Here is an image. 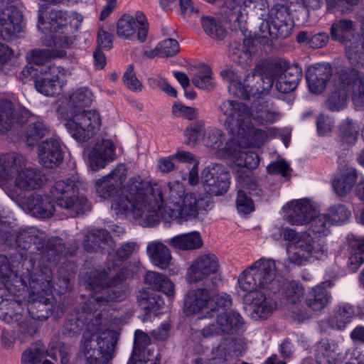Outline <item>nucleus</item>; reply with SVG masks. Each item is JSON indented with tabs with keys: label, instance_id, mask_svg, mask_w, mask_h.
Masks as SVG:
<instances>
[{
	"label": "nucleus",
	"instance_id": "1",
	"mask_svg": "<svg viewBox=\"0 0 364 364\" xmlns=\"http://www.w3.org/2000/svg\"><path fill=\"white\" fill-rule=\"evenodd\" d=\"M185 196V188L180 183L162 186L136 176L127 181L122 193L113 200L112 208L117 215L132 213L141 225L152 227L161 218L171 220V211L178 208Z\"/></svg>",
	"mask_w": 364,
	"mask_h": 364
},
{
	"label": "nucleus",
	"instance_id": "2",
	"mask_svg": "<svg viewBox=\"0 0 364 364\" xmlns=\"http://www.w3.org/2000/svg\"><path fill=\"white\" fill-rule=\"evenodd\" d=\"M69 102L70 117L65 123V127L77 141L86 142L97 134L101 127L99 112L85 109L92 102V93L87 89H78L70 96Z\"/></svg>",
	"mask_w": 364,
	"mask_h": 364
},
{
	"label": "nucleus",
	"instance_id": "3",
	"mask_svg": "<svg viewBox=\"0 0 364 364\" xmlns=\"http://www.w3.org/2000/svg\"><path fill=\"white\" fill-rule=\"evenodd\" d=\"M14 262H18L16 265V273L14 274L11 271L9 275L10 278L6 277V287L10 290H14L16 294L21 289L27 287L28 282L30 294H44L50 291L51 287V269L48 267H43L41 270H34V262L28 258L26 252H18L14 256Z\"/></svg>",
	"mask_w": 364,
	"mask_h": 364
},
{
	"label": "nucleus",
	"instance_id": "4",
	"mask_svg": "<svg viewBox=\"0 0 364 364\" xmlns=\"http://www.w3.org/2000/svg\"><path fill=\"white\" fill-rule=\"evenodd\" d=\"M114 331L102 333L84 332L79 346V355H82L88 364H107L114 356L117 343Z\"/></svg>",
	"mask_w": 364,
	"mask_h": 364
},
{
	"label": "nucleus",
	"instance_id": "5",
	"mask_svg": "<svg viewBox=\"0 0 364 364\" xmlns=\"http://www.w3.org/2000/svg\"><path fill=\"white\" fill-rule=\"evenodd\" d=\"M50 193L57 206L65 210V214L70 217L83 214L89 209L87 200L78 196V187L70 178L55 181Z\"/></svg>",
	"mask_w": 364,
	"mask_h": 364
},
{
	"label": "nucleus",
	"instance_id": "6",
	"mask_svg": "<svg viewBox=\"0 0 364 364\" xmlns=\"http://www.w3.org/2000/svg\"><path fill=\"white\" fill-rule=\"evenodd\" d=\"M276 274L277 267L273 259H259L241 273L238 284L243 291L255 292L258 288H267L274 282Z\"/></svg>",
	"mask_w": 364,
	"mask_h": 364
},
{
	"label": "nucleus",
	"instance_id": "7",
	"mask_svg": "<svg viewBox=\"0 0 364 364\" xmlns=\"http://www.w3.org/2000/svg\"><path fill=\"white\" fill-rule=\"evenodd\" d=\"M220 113L225 117V126L232 135L244 136L249 132L252 109L244 102L227 100L219 105Z\"/></svg>",
	"mask_w": 364,
	"mask_h": 364
},
{
	"label": "nucleus",
	"instance_id": "8",
	"mask_svg": "<svg viewBox=\"0 0 364 364\" xmlns=\"http://www.w3.org/2000/svg\"><path fill=\"white\" fill-rule=\"evenodd\" d=\"M292 28V21L286 7L272 9L269 19L263 20L259 25V42L269 44V37L272 39L286 38L291 35Z\"/></svg>",
	"mask_w": 364,
	"mask_h": 364
},
{
	"label": "nucleus",
	"instance_id": "9",
	"mask_svg": "<svg viewBox=\"0 0 364 364\" xmlns=\"http://www.w3.org/2000/svg\"><path fill=\"white\" fill-rule=\"evenodd\" d=\"M221 279L219 277H213L205 283L203 287L192 289L187 291L183 302V311L187 316L198 313H206L209 310L210 293L218 289Z\"/></svg>",
	"mask_w": 364,
	"mask_h": 364
},
{
	"label": "nucleus",
	"instance_id": "10",
	"mask_svg": "<svg viewBox=\"0 0 364 364\" xmlns=\"http://www.w3.org/2000/svg\"><path fill=\"white\" fill-rule=\"evenodd\" d=\"M272 87L270 78H265L255 69L254 73L248 74L242 82H235L228 86V91L236 97L248 100L250 97L259 98L267 95Z\"/></svg>",
	"mask_w": 364,
	"mask_h": 364
},
{
	"label": "nucleus",
	"instance_id": "11",
	"mask_svg": "<svg viewBox=\"0 0 364 364\" xmlns=\"http://www.w3.org/2000/svg\"><path fill=\"white\" fill-rule=\"evenodd\" d=\"M8 195L21 209L33 217L41 219L50 218L55 211L47 195L33 193L26 196L23 193L14 192H9Z\"/></svg>",
	"mask_w": 364,
	"mask_h": 364
},
{
	"label": "nucleus",
	"instance_id": "12",
	"mask_svg": "<svg viewBox=\"0 0 364 364\" xmlns=\"http://www.w3.org/2000/svg\"><path fill=\"white\" fill-rule=\"evenodd\" d=\"M219 259L213 253L196 257L188 268L186 279L189 284L207 283L213 277H218Z\"/></svg>",
	"mask_w": 364,
	"mask_h": 364
},
{
	"label": "nucleus",
	"instance_id": "13",
	"mask_svg": "<svg viewBox=\"0 0 364 364\" xmlns=\"http://www.w3.org/2000/svg\"><path fill=\"white\" fill-rule=\"evenodd\" d=\"M215 316V322L208 324L200 331L203 337L233 334L242 326V317L234 311H221Z\"/></svg>",
	"mask_w": 364,
	"mask_h": 364
},
{
	"label": "nucleus",
	"instance_id": "14",
	"mask_svg": "<svg viewBox=\"0 0 364 364\" xmlns=\"http://www.w3.org/2000/svg\"><path fill=\"white\" fill-rule=\"evenodd\" d=\"M201 182L206 193L220 196L229 188V173L220 164H213L205 168L201 173Z\"/></svg>",
	"mask_w": 364,
	"mask_h": 364
},
{
	"label": "nucleus",
	"instance_id": "15",
	"mask_svg": "<svg viewBox=\"0 0 364 364\" xmlns=\"http://www.w3.org/2000/svg\"><path fill=\"white\" fill-rule=\"evenodd\" d=\"M137 29L136 38L143 43L148 35L149 23L147 19L141 11H137L133 17L129 14H124L117 21V33L118 36L132 39Z\"/></svg>",
	"mask_w": 364,
	"mask_h": 364
},
{
	"label": "nucleus",
	"instance_id": "16",
	"mask_svg": "<svg viewBox=\"0 0 364 364\" xmlns=\"http://www.w3.org/2000/svg\"><path fill=\"white\" fill-rule=\"evenodd\" d=\"M21 12L15 6H9L0 12V38L12 41L18 38L21 31Z\"/></svg>",
	"mask_w": 364,
	"mask_h": 364
},
{
	"label": "nucleus",
	"instance_id": "17",
	"mask_svg": "<svg viewBox=\"0 0 364 364\" xmlns=\"http://www.w3.org/2000/svg\"><path fill=\"white\" fill-rule=\"evenodd\" d=\"M63 75L59 68L56 66L41 68L40 73L35 77V87L46 96L58 95L63 86Z\"/></svg>",
	"mask_w": 364,
	"mask_h": 364
},
{
	"label": "nucleus",
	"instance_id": "18",
	"mask_svg": "<svg viewBox=\"0 0 364 364\" xmlns=\"http://www.w3.org/2000/svg\"><path fill=\"white\" fill-rule=\"evenodd\" d=\"M39 163L46 168H53L63 160V151L60 140L56 137L41 141L37 148Z\"/></svg>",
	"mask_w": 364,
	"mask_h": 364
},
{
	"label": "nucleus",
	"instance_id": "19",
	"mask_svg": "<svg viewBox=\"0 0 364 364\" xmlns=\"http://www.w3.org/2000/svg\"><path fill=\"white\" fill-rule=\"evenodd\" d=\"M115 146L111 139L97 138L89 154V165L92 171L105 168L116 159Z\"/></svg>",
	"mask_w": 364,
	"mask_h": 364
},
{
	"label": "nucleus",
	"instance_id": "20",
	"mask_svg": "<svg viewBox=\"0 0 364 364\" xmlns=\"http://www.w3.org/2000/svg\"><path fill=\"white\" fill-rule=\"evenodd\" d=\"M11 237L6 240L9 245H11L12 242L15 241L17 247L29 250L31 253L43 250L46 244L45 233L34 227L21 230Z\"/></svg>",
	"mask_w": 364,
	"mask_h": 364
},
{
	"label": "nucleus",
	"instance_id": "21",
	"mask_svg": "<svg viewBox=\"0 0 364 364\" xmlns=\"http://www.w3.org/2000/svg\"><path fill=\"white\" fill-rule=\"evenodd\" d=\"M338 73L355 107L364 106V73L356 70H341Z\"/></svg>",
	"mask_w": 364,
	"mask_h": 364
},
{
	"label": "nucleus",
	"instance_id": "22",
	"mask_svg": "<svg viewBox=\"0 0 364 364\" xmlns=\"http://www.w3.org/2000/svg\"><path fill=\"white\" fill-rule=\"evenodd\" d=\"M27 161L15 173L14 186L21 191H34L42 186L46 180L44 174L38 168L26 167Z\"/></svg>",
	"mask_w": 364,
	"mask_h": 364
},
{
	"label": "nucleus",
	"instance_id": "23",
	"mask_svg": "<svg viewBox=\"0 0 364 364\" xmlns=\"http://www.w3.org/2000/svg\"><path fill=\"white\" fill-rule=\"evenodd\" d=\"M333 69L328 63H317L310 66L306 73L308 87L311 92L321 93L332 76Z\"/></svg>",
	"mask_w": 364,
	"mask_h": 364
},
{
	"label": "nucleus",
	"instance_id": "24",
	"mask_svg": "<svg viewBox=\"0 0 364 364\" xmlns=\"http://www.w3.org/2000/svg\"><path fill=\"white\" fill-rule=\"evenodd\" d=\"M16 304V301L1 299L0 301V319L7 323L14 320L18 322L23 333L33 336L36 331L34 319L33 318H23L19 314H13L12 310Z\"/></svg>",
	"mask_w": 364,
	"mask_h": 364
},
{
	"label": "nucleus",
	"instance_id": "25",
	"mask_svg": "<svg viewBox=\"0 0 364 364\" xmlns=\"http://www.w3.org/2000/svg\"><path fill=\"white\" fill-rule=\"evenodd\" d=\"M208 200L197 198L193 193H188L184 196L178 208L171 211V220L178 218L187 220L189 218H196L200 210L208 206Z\"/></svg>",
	"mask_w": 364,
	"mask_h": 364
},
{
	"label": "nucleus",
	"instance_id": "26",
	"mask_svg": "<svg viewBox=\"0 0 364 364\" xmlns=\"http://www.w3.org/2000/svg\"><path fill=\"white\" fill-rule=\"evenodd\" d=\"M122 281V274L119 272L114 273L109 279L108 285L100 295L91 296L86 301L85 309L92 310L90 305L97 303L102 306L109 301H117L124 299L125 294L122 291L118 290L116 287Z\"/></svg>",
	"mask_w": 364,
	"mask_h": 364
},
{
	"label": "nucleus",
	"instance_id": "27",
	"mask_svg": "<svg viewBox=\"0 0 364 364\" xmlns=\"http://www.w3.org/2000/svg\"><path fill=\"white\" fill-rule=\"evenodd\" d=\"M289 208L286 220L292 225L308 224L316 215V208L306 199L291 202Z\"/></svg>",
	"mask_w": 364,
	"mask_h": 364
},
{
	"label": "nucleus",
	"instance_id": "28",
	"mask_svg": "<svg viewBox=\"0 0 364 364\" xmlns=\"http://www.w3.org/2000/svg\"><path fill=\"white\" fill-rule=\"evenodd\" d=\"M82 246L87 252H94L112 249L114 242L110 233L105 229H92L85 234Z\"/></svg>",
	"mask_w": 364,
	"mask_h": 364
},
{
	"label": "nucleus",
	"instance_id": "29",
	"mask_svg": "<svg viewBox=\"0 0 364 364\" xmlns=\"http://www.w3.org/2000/svg\"><path fill=\"white\" fill-rule=\"evenodd\" d=\"M245 302L252 305L254 318H267L276 308L275 301L262 291L250 292L245 296Z\"/></svg>",
	"mask_w": 364,
	"mask_h": 364
},
{
	"label": "nucleus",
	"instance_id": "30",
	"mask_svg": "<svg viewBox=\"0 0 364 364\" xmlns=\"http://www.w3.org/2000/svg\"><path fill=\"white\" fill-rule=\"evenodd\" d=\"M338 73H336L334 81L333 88L325 102V106L332 112H339L346 108L348 100L350 99L348 92Z\"/></svg>",
	"mask_w": 364,
	"mask_h": 364
},
{
	"label": "nucleus",
	"instance_id": "31",
	"mask_svg": "<svg viewBox=\"0 0 364 364\" xmlns=\"http://www.w3.org/2000/svg\"><path fill=\"white\" fill-rule=\"evenodd\" d=\"M357 23L349 18L336 19L331 25V38L346 45L357 36Z\"/></svg>",
	"mask_w": 364,
	"mask_h": 364
},
{
	"label": "nucleus",
	"instance_id": "32",
	"mask_svg": "<svg viewBox=\"0 0 364 364\" xmlns=\"http://www.w3.org/2000/svg\"><path fill=\"white\" fill-rule=\"evenodd\" d=\"M302 70L297 64L288 63L283 74L277 80L276 89L281 93L294 91L301 79Z\"/></svg>",
	"mask_w": 364,
	"mask_h": 364
},
{
	"label": "nucleus",
	"instance_id": "33",
	"mask_svg": "<svg viewBox=\"0 0 364 364\" xmlns=\"http://www.w3.org/2000/svg\"><path fill=\"white\" fill-rule=\"evenodd\" d=\"M343 169L339 176H334L332 186L338 196H344L350 192L358 179V173L355 168L348 166L343 161Z\"/></svg>",
	"mask_w": 364,
	"mask_h": 364
},
{
	"label": "nucleus",
	"instance_id": "34",
	"mask_svg": "<svg viewBox=\"0 0 364 364\" xmlns=\"http://www.w3.org/2000/svg\"><path fill=\"white\" fill-rule=\"evenodd\" d=\"M50 290L44 294L41 292L38 294L31 295V299L33 300L28 306V312L33 319L45 321L52 314V305L50 304Z\"/></svg>",
	"mask_w": 364,
	"mask_h": 364
},
{
	"label": "nucleus",
	"instance_id": "35",
	"mask_svg": "<svg viewBox=\"0 0 364 364\" xmlns=\"http://www.w3.org/2000/svg\"><path fill=\"white\" fill-rule=\"evenodd\" d=\"M243 0H225L220 8V14L235 27H242L246 21V14L242 7Z\"/></svg>",
	"mask_w": 364,
	"mask_h": 364
},
{
	"label": "nucleus",
	"instance_id": "36",
	"mask_svg": "<svg viewBox=\"0 0 364 364\" xmlns=\"http://www.w3.org/2000/svg\"><path fill=\"white\" fill-rule=\"evenodd\" d=\"M86 302L83 305V315L86 317V321L85 322V331L90 333H102L105 331H112L108 328L107 321L102 318L101 313L95 314L92 313L93 311H97L101 306H99L97 303L90 305L92 308V310L85 309Z\"/></svg>",
	"mask_w": 364,
	"mask_h": 364
},
{
	"label": "nucleus",
	"instance_id": "37",
	"mask_svg": "<svg viewBox=\"0 0 364 364\" xmlns=\"http://www.w3.org/2000/svg\"><path fill=\"white\" fill-rule=\"evenodd\" d=\"M330 299V292L327 291L323 284H321L309 291L304 302L311 310L321 311L327 306Z\"/></svg>",
	"mask_w": 364,
	"mask_h": 364
},
{
	"label": "nucleus",
	"instance_id": "38",
	"mask_svg": "<svg viewBox=\"0 0 364 364\" xmlns=\"http://www.w3.org/2000/svg\"><path fill=\"white\" fill-rule=\"evenodd\" d=\"M24 164V156L18 153L0 156V181L11 178Z\"/></svg>",
	"mask_w": 364,
	"mask_h": 364
},
{
	"label": "nucleus",
	"instance_id": "39",
	"mask_svg": "<svg viewBox=\"0 0 364 364\" xmlns=\"http://www.w3.org/2000/svg\"><path fill=\"white\" fill-rule=\"evenodd\" d=\"M288 63L281 58L262 60L255 66V71L262 73L265 78H270L271 85H273L274 79L280 77Z\"/></svg>",
	"mask_w": 364,
	"mask_h": 364
},
{
	"label": "nucleus",
	"instance_id": "40",
	"mask_svg": "<svg viewBox=\"0 0 364 364\" xmlns=\"http://www.w3.org/2000/svg\"><path fill=\"white\" fill-rule=\"evenodd\" d=\"M108 270L109 273L105 269L92 270L87 273L84 282L85 288L95 291V295H100L113 277L111 275L112 269L108 268Z\"/></svg>",
	"mask_w": 364,
	"mask_h": 364
},
{
	"label": "nucleus",
	"instance_id": "41",
	"mask_svg": "<svg viewBox=\"0 0 364 364\" xmlns=\"http://www.w3.org/2000/svg\"><path fill=\"white\" fill-rule=\"evenodd\" d=\"M147 254L152 263L161 269L169 266L171 255L168 248L161 242H150L147 245Z\"/></svg>",
	"mask_w": 364,
	"mask_h": 364
},
{
	"label": "nucleus",
	"instance_id": "42",
	"mask_svg": "<svg viewBox=\"0 0 364 364\" xmlns=\"http://www.w3.org/2000/svg\"><path fill=\"white\" fill-rule=\"evenodd\" d=\"M295 247L296 250H299L308 257L316 258L321 257L327 250L323 244L319 241L314 240L306 232L300 233V237L297 240Z\"/></svg>",
	"mask_w": 364,
	"mask_h": 364
},
{
	"label": "nucleus",
	"instance_id": "43",
	"mask_svg": "<svg viewBox=\"0 0 364 364\" xmlns=\"http://www.w3.org/2000/svg\"><path fill=\"white\" fill-rule=\"evenodd\" d=\"M50 127L43 121L31 123L23 134V141L28 146L33 147L44 136L49 134Z\"/></svg>",
	"mask_w": 364,
	"mask_h": 364
},
{
	"label": "nucleus",
	"instance_id": "44",
	"mask_svg": "<svg viewBox=\"0 0 364 364\" xmlns=\"http://www.w3.org/2000/svg\"><path fill=\"white\" fill-rule=\"evenodd\" d=\"M65 244L61 238L52 237L48 240L46 239L45 246L40 251L48 262L55 264L65 255Z\"/></svg>",
	"mask_w": 364,
	"mask_h": 364
},
{
	"label": "nucleus",
	"instance_id": "45",
	"mask_svg": "<svg viewBox=\"0 0 364 364\" xmlns=\"http://www.w3.org/2000/svg\"><path fill=\"white\" fill-rule=\"evenodd\" d=\"M345 46L346 53L350 64L363 68L364 67V37L357 34L356 37L346 43Z\"/></svg>",
	"mask_w": 364,
	"mask_h": 364
},
{
	"label": "nucleus",
	"instance_id": "46",
	"mask_svg": "<svg viewBox=\"0 0 364 364\" xmlns=\"http://www.w3.org/2000/svg\"><path fill=\"white\" fill-rule=\"evenodd\" d=\"M144 282L150 285L152 289L161 291L168 296H173L174 294L173 284L163 274L148 272L144 276Z\"/></svg>",
	"mask_w": 364,
	"mask_h": 364
},
{
	"label": "nucleus",
	"instance_id": "47",
	"mask_svg": "<svg viewBox=\"0 0 364 364\" xmlns=\"http://www.w3.org/2000/svg\"><path fill=\"white\" fill-rule=\"evenodd\" d=\"M168 244L182 250H191L200 248L203 241L198 232L182 234L170 239Z\"/></svg>",
	"mask_w": 364,
	"mask_h": 364
},
{
	"label": "nucleus",
	"instance_id": "48",
	"mask_svg": "<svg viewBox=\"0 0 364 364\" xmlns=\"http://www.w3.org/2000/svg\"><path fill=\"white\" fill-rule=\"evenodd\" d=\"M54 358L48 353L45 345L40 341L31 343L23 353L21 355L22 364H38L42 361L46 356Z\"/></svg>",
	"mask_w": 364,
	"mask_h": 364
},
{
	"label": "nucleus",
	"instance_id": "49",
	"mask_svg": "<svg viewBox=\"0 0 364 364\" xmlns=\"http://www.w3.org/2000/svg\"><path fill=\"white\" fill-rule=\"evenodd\" d=\"M282 299L287 304H296L304 294L303 285L296 281L284 282L279 290Z\"/></svg>",
	"mask_w": 364,
	"mask_h": 364
},
{
	"label": "nucleus",
	"instance_id": "50",
	"mask_svg": "<svg viewBox=\"0 0 364 364\" xmlns=\"http://www.w3.org/2000/svg\"><path fill=\"white\" fill-rule=\"evenodd\" d=\"M15 107L12 102L2 100L0 102V133L9 132L15 124Z\"/></svg>",
	"mask_w": 364,
	"mask_h": 364
},
{
	"label": "nucleus",
	"instance_id": "51",
	"mask_svg": "<svg viewBox=\"0 0 364 364\" xmlns=\"http://www.w3.org/2000/svg\"><path fill=\"white\" fill-rule=\"evenodd\" d=\"M360 127L358 124L352 119L343 120L338 129V137L343 144L348 146L353 145L358 136Z\"/></svg>",
	"mask_w": 364,
	"mask_h": 364
},
{
	"label": "nucleus",
	"instance_id": "52",
	"mask_svg": "<svg viewBox=\"0 0 364 364\" xmlns=\"http://www.w3.org/2000/svg\"><path fill=\"white\" fill-rule=\"evenodd\" d=\"M237 183L242 188L250 191V194L259 197L262 190L259 188L257 178L250 170H239L237 172Z\"/></svg>",
	"mask_w": 364,
	"mask_h": 364
},
{
	"label": "nucleus",
	"instance_id": "53",
	"mask_svg": "<svg viewBox=\"0 0 364 364\" xmlns=\"http://www.w3.org/2000/svg\"><path fill=\"white\" fill-rule=\"evenodd\" d=\"M280 116V113L266 103L259 104L252 111V118L260 124L274 123Z\"/></svg>",
	"mask_w": 364,
	"mask_h": 364
},
{
	"label": "nucleus",
	"instance_id": "54",
	"mask_svg": "<svg viewBox=\"0 0 364 364\" xmlns=\"http://www.w3.org/2000/svg\"><path fill=\"white\" fill-rule=\"evenodd\" d=\"M355 315V308L349 304H342L336 307L333 323L336 328L342 330Z\"/></svg>",
	"mask_w": 364,
	"mask_h": 364
},
{
	"label": "nucleus",
	"instance_id": "55",
	"mask_svg": "<svg viewBox=\"0 0 364 364\" xmlns=\"http://www.w3.org/2000/svg\"><path fill=\"white\" fill-rule=\"evenodd\" d=\"M48 25L43 28V30L61 34H64L65 30L70 26L66 23V14L61 11H51L49 13Z\"/></svg>",
	"mask_w": 364,
	"mask_h": 364
},
{
	"label": "nucleus",
	"instance_id": "56",
	"mask_svg": "<svg viewBox=\"0 0 364 364\" xmlns=\"http://www.w3.org/2000/svg\"><path fill=\"white\" fill-rule=\"evenodd\" d=\"M232 306V298L225 293H220L210 296L209 310L206 314L209 317H214L215 314L221 311H228Z\"/></svg>",
	"mask_w": 364,
	"mask_h": 364
},
{
	"label": "nucleus",
	"instance_id": "57",
	"mask_svg": "<svg viewBox=\"0 0 364 364\" xmlns=\"http://www.w3.org/2000/svg\"><path fill=\"white\" fill-rule=\"evenodd\" d=\"M73 273L65 266H60L56 275L53 278V274L51 273V287L50 289L53 287L55 289L58 288V291L60 294L65 293L70 287V282Z\"/></svg>",
	"mask_w": 364,
	"mask_h": 364
},
{
	"label": "nucleus",
	"instance_id": "58",
	"mask_svg": "<svg viewBox=\"0 0 364 364\" xmlns=\"http://www.w3.org/2000/svg\"><path fill=\"white\" fill-rule=\"evenodd\" d=\"M211 75L210 68L203 65L200 68L198 73L192 78V82L200 89L211 90L215 86Z\"/></svg>",
	"mask_w": 364,
	"mask_h": 364
},
{
	"label": "nucleus",
	"instance_id": "59",
	"mask_svg": "<svg viewBox=\"0 0 364 364\" xmlns=\"http://www.w3.org/2000/svg\"><path fill=\"white\" fill-rule=\"evenodd\" d=\"M86 317L83 311L75 316L67 318L63 325V333L65 335L73 336L79 333L84 328Z\"/></svg>",
	"mask_w": 364,
	"mask_h": 364
},
{
	"label": "nucleus",
	"instance_id": "60",
	"mask_svg": "<svg viewBox=\"0 0 364 364\" xmlns=\"http://www.w3.org/2000/svg\"><path fill=\"white\" fill-rule=\"evenodd\" d=\"M205 122L203 120L191 123L184 130L186 144L195 146L200 136L205 132Z\"/></svg>",
	"mask_w": 364,
	"mask_h": 364
},
{
	"label": "nucleus",
	"instance_id": "61",
	"mask_svg": "<svg viewBox=\"0 0 364 364\" xmlns=\"http://www.w3.org/2000/svg\"><path fill=\"white\" fill-rule=\"evenodd\" d=\"M241 139H244V144L246 146H252L254 147L261 146L267 138V134L265 131L260 129H255L250 122V127L247 134L240 136Z\"/></svg>",
	"mask_w": 364,
	"mask_h": 364
},
{
	"label": "nucleus",
	"instance_id": "62",
	"mask_svg": "<svg viewBox=\"0 0 364 364\" xmlns=\"http://www.w3.org/2000/svg\"><path fill=\"white\" fill-rule=\"evenodd\" d=\"M230 55L236 63L245 65L251 61V51L240 43L234 42L230 45Z\"/></svg>",
	"mask_w": 364,
	"mask_h": 364
},
{
	"label": "nucleus",
	"instance_id": "63",
	"mask_svg": "<svg viewBox=\"0 0 364 364\" xmlns=\"http://www.w3.org/2000/svg\"><path fill=\"white\" fill-rule=\"evenodd\" d=\"M224 134L223 132L216 128H210L205 131L203 136L204 144L213 149H219L223 141Z\"/></svg>",
	"mask_w": 364,
	"mask_h": 364
},
{
	"label": "nucleus",
	"instance_id": "64",
	"mask_svg": "<svg viewBox=\"0 0 364 364\" xmlns=\"http://www.w3.org/2000/svg\"><path fill=\"white\" fill-rule=\"evenodd\" d=\"M202 26L204 31L211 38L221 39L225 36V30L213 18L203 17Z\"/></svg>",
	"mask_w": 364,
	"mask_h": 364
}]
</instances>
